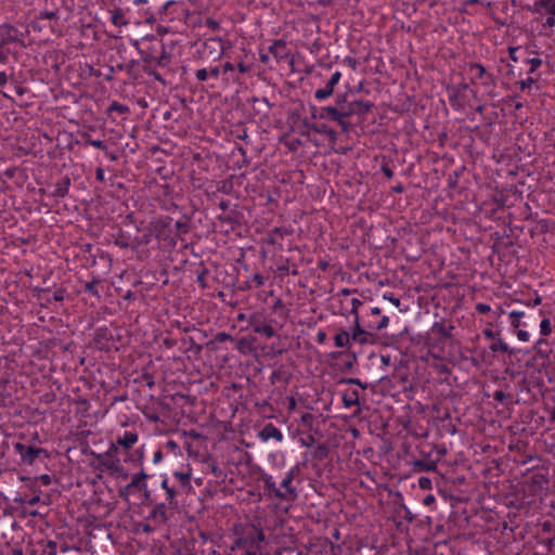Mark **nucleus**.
Here are the masks:
<instances>
[{
    "instance_id": "22",
    "label": "nucleus",
    "mask_w": 555,
    "mask_h": 555,
    "mask_svg": "<svg viewBox=\"0 0 555 555\" xmlns=\"http://www.w3.org/2000/svg\"><path fill=\"white\" fill-rule=\"evenodd\" d=\"M254 332L267 338H271L275 335V331L270 324H258L254 327Z\"/></svg>"
},
{
    "instance_id": "54",
    "label": "nucleus",
    "mask_w": 555,
    "mask_h": 555,
    "mask_svg": "<svg viewBox=\"0 0 555 555\" xmlns=\"http://www.w3.org/2000/svg\"><path fill=\"white\" fill-rule=\"evenodd\" d=\"M313 442H314V439H313V437H312V436H309V437H308V440H306V439H304V438H301V439H300V444H301L302 447H308V448H309V447H311V446H312V443H313Z\"/></svg>"
},
{
    "instance_id": "63",
    "label": "nucleus",
    "mask_w": 555,
    "mask_h": 555,
    "mask_svg": "<svg viewBox=\"0 0 555 555\" xmlns=\"http://www.w3.org/2000/svg\"><path fill=\"white\" fill-rule=\"evenodd\" d=\"M434 502H435V496H434L433 494H429V495H427V496L424 499V504H425V505H429V504H431V503H434Z\"/></svg>"
},
{
    "instance_id": "43",
    "label": "nucleus",
    "mask_w": 555,
    "mask_h": 555,
    "mask_svg": "<svg viewBox=\"0 0 555 555\" xmlns=\"http://www.w3.org/2000/svg\"><path fill=\"white\" fill-rule=\"evenodd\" d=\"M109 109H111V111H117V112H119V113H121V114H124V113L128 112V107H127V106H125V105H122V104H119V103H117V102H114V103L111 105Z\"/></svg>"
},
{
    "instance_id": "10",
    "label": "nucleus",
    "mask_w": 555,
    "mask_h": 555,
    "mask_svg": "<svg viewBox=\"0 0 555 555\" xmlns=\"http://www.w3.org/2000/svg\"><path fill=\"white\" fill-rule=\"evenodd\" d=\"M284 501H294L297 499V489L293 486V479L289 476H284L281 481V487Z\"/></svg>"
},
{
    "instance_id": "23",
    "label": "nucleus",
    "mask_w": 555,
    "mask_h": 555,
    "mask_svg": "<svg viewBox=\"0 0 555 555\" xmlns=\"http://www.w3.org/2000/svg\"><path fill=\"white\" fill-rule=\"evenodd\" d=\"M69 185H70V180L68 178L63 179L56 185L55 195L64 197L68 193Z\"/></svg>"
},
{
    "instance_id": "21",
    "label": "nucleus",
    "mask_w": 555,
    "mask_h": 555,
    "mask_svg": "<svg viewBox=\"0 0 555 555\" xmlns=\"http://www.w3.org/2000/svg\"><path fill=\"white\" fill-rule=\"evenodd\" d=\"M162 488L165 490L166 492V495H167V501L170 505H176V502H175V498H176V490L173 487H170L169 483H168V478L167 477H164L163 478V481H162Z\"/></svg>"
},
{
    "instance_id": "33",
    "label": "nucleus",
    "mask_w": 555,
    "mask_h": 555,
    "mask_svg": "<svg viewBox=\"0 0 555 555\" xmlns=\"http://www.w3.org/2000/svg\"><path fill=\"white\" fill-rule=\"evenodd\" d=\"M418 486L423 490H430L433 487L431 479L423 476L418 479Z\"/></svg>"
},
{
    "instance_id": "51",
    "label": "nucleus",
    "mask_w": 555,
    "mask_h": 555,
    "mask_svg": "<svg viewBox=\"0 0 555 555\" xmlns=\"http://www.w3.org/2000/svg\"><path fill=\"white\" fill-rule=\"evenodd\" d=\"M299 473V466L298 465H295L293 466L292 468H289V470L285 474L286 476H289L293 480L295 478V476Z\"/></svg>"
},
{
    "instance_id": "20",
    "label": "nucleus",
    "mask_w": 555,
    "mask_h": 555,
    "mask_svg": "<svg viewBox=\"0 0 555 555\" xmlns=\"http://www.w3.org/2000/svg\"><path fill=\"white\" fill-rule=\"evenodd\" d=\"M147 478H149L147 474H145L144 472H140L132 477L129 487H133L139 490L146 489L145 480Z\"/></svg>"
},
{
    "instance_id": "64",
    "label": "nucleus",
    "mask_w": 555,
    "mask_h": 555,
    "mask_svg": "<svg viewBox=\"0 0 555 555\" xmlns=\"http://www.w3.org/2000/svg\"><path fill=\"white\" fill-rule=\"evenodd\" d=\"M53 298L55 301H62L64 299L63 293L62 292L54 293Z\"/></svg>"
},
{
    "instance_id": "40",
    "label": "nucleus",
    "mask_w": 555,
    "mask_h": 555,
    "mask_svg": "<svg viewBox=\"0 0 555 555\" xmlns=\"http://www.w3.org/2000/svg\"><path fill=\"white\" fill-rule=\"evenodd\" d=\"M543 344H546V340H545V339H543V338H540V339L535 343L534 349H535L537 353L541 354L543 358H548V352H546V351H545V352H543V351L541 350V348H540Z\"/></svg>"
},
{
    "instance_id": "62",
    "label": "nucleus",
    "mask_w": 555,
    "mask_h": 555,
    "mask_svg": "<svg viewBox=\"0 0 555 555\" xmlns=\"http://www.w3.org/2000/svg\"><path fill=\"white\" fill-rule=\"evenodd\" d=\"M176 228L178 231H183V232L186 231V224L184 222H180V221L176 222Z\"/></svg>"
},
{
    "instance_id": "9",
    "label": "nucleus",
    "mask_w": 555,
    "mask_h": 555,
    "mask_svg": "<svg viewBox=\"0 0 555 555\" xmlns=\"http://www.w3.org/2000/svg\"><path fill=\"white\" fill-rule=\"evenodd\" d=\"M349 334L351 340L361 345L369 341V333L361 327L359 318L353 319V326L351 327V332Z\"/></svg>"
},
{
    "instance_id": "41",
    "label": "nucleus",
    "mask_w": 555,
    "mask_h": 555,
    "mask_svg": "<svg viewBox=\"0 0 555 555\" xmlns=\"http://www.w3.org/2000/svg\"><path fill=\"white\" fill-rule=\"evenodd\" d=\"M340 79H341V73L339 70H336L332 74V76L327 82H330L331 86L335 87L336 85H338Z\"/></svg>"
},
{
    "instance_id": "29",
    "label": "nucleus",
    "mask_w": 555,
    "mask_h": 555,
    "mask_svg": "<svg viewBox=\"0 0 555 555\" xmlns=\"http://www.w3.org/2000/svg\"><path fill=\"white\" fill-rule=\"evenodd\" d=\"M362 301L358 298H352L350 300V314H352L354 318H359V308L362 306Z\"/></svg>"
},
{
    "instance_id": "11",
    "label": "nucleus",
    "mask_w": 555,
    "mask_h": 555,
    "mask_svg": "<svg viewBox=\"0 0 555 555\" xmlns=\"http://www.w3.org/2000/svg\"><path fill=\"white\" fill-rule=\"evenodd\" d=\"M168 225L169 224L167 219L155 220L151 223V232L155 235L156 238L166 240L168 236Z\"/></svg>"
},
{
    "instance_id": "28",
    "label": "nucleus",
    "mask_w": 555,
    "mask_h": 555,
    "mask_svg": "<svg viewBox=\"0 0 555 555\" xmlns=\"http://www.w3.org/2000/svg\"><path fill=\"white\" fill-rule=\"evenodd\" d=\"M552 332L551 321L547 318H544L540 323V333L543 336L550 335Z\"/></svg>"
},
{
    "instance_id": "36",
    "label": "nucleus",
    "mask_w": 555,
    "mask_h": 555,
    "mask_svg": "<svg viewBox=\"0 0 555 555\" xmlns=\"http://www.w3.org/2000/svg\"><path fill=\"white\" fill-rule=\"evenodd\" d=\"M99 283V280H92L91 282L87 283L86 284V292L94 295V296H99V293L96 291V285Z\"/></svg>"
},
{
    "instance_id": "24",
    "label": "nucleus",
    "mask_w": 555,
    "mask_h": 555,
    "mask_svg": "<svg viewBox=\"0 0 555 555\" xmlns=\"http://www.w3.org/2000/svg\"><path fill=\"white\" fill-rule=\"evenodd\" d=\"M524 62L529 64V66H530L529 70H528L529 76L534 74L539 69V67H541V65L543 64V61L540 57L526 59Z\"/></svg>"
},
{
    "instance_id": "37",
    "label": "nucleus",
    "mask_w": 555,
    "mask_h": 555,
    "mask_svg": "<svg viewBox=\"0 0 555 555\" xmlns=\"http://www.w3.org/2000/svg\"><path fill=\"white\" fill-rule=\"evenodd\" d=\"M475 309L480 314H487V313H489L491 311L490 305L485 304V302L476 304Z\"/></svg>"
},
{
    "instance_id": "6",
    "label": "nucleus",
    "mask_w": 555,
    "mask_h": 555,
    "mask_svg": "<svg viewBox=\"0 0 555 555\" xmlns=\"http://www.w3.org/2000/svg\"><path fill=\"white\" fill-rule=\"evenodd\" d=\"M264 541V533L261 529H254L244 539V543L248 544V548L245 552V555H258L256 550L250 547H258L261 542Z\"/></svg>"
},
{
    "instance_id": "1",
    "label": "nucleus",
    "mask_w": 555,
    "mask_h": 555,
    "mask_svg": "<svg viewBox=\"0 0 555 555\" xmlns=\"http://www.w3.org/2000/svg\"><path fill=\"white\" fill-rule=\"evenodd\" d=\"M351 109H345L344 107L338 108L330 105L314 108L311 113V117L313 119H328L336 121L343 128V130H347L349 127L347 118L351 115Z\"/></svg>"
},
{
    "instance_id": "25",
    "label": "nucleus",
    "mask_w": 555,
    "mask_h": 555,
    "mask_svg": "<svg viewBox=\"0 0 555 555\" xmlns=\"http://www.w3.org/2000/svg\"><path fill=\"white\" fill-rule=\"evenodd\" d=\"M525 315L524 311L513 310L508 313V318L511 320V324L514 327H518L520 325V319Z\"/></svg>"
},
{
    "instance_id": "45",
    "label": "nucleus",
    "mask_w": 555,
    "mask_h": 555,
    "mask_svg": "<svg viewBox=\"0 0 555 555\" xmlns=\"http://www.w3.org/2000/svg\"><path fill=\"white\" fill-rule=\"evenodd\" d=\"M95 179L101 183L105 182V172L102 167L95 169Z\"/></svg>"
},
{
    "instance_id": "55",
    "label": "nucleus",
    "mask_w": 555,
    "mask_h": 555,
    "mask_svg": "<svg viewBox=\"0 0 555 555\" xmlns=\"http://www.w3.org/2000/svg\"><path fill=\"white\" fill-rule=\"evenodd\" d=\"M344 62H345L346 64H348V65H349L350 67H352V68H356V67H357V64H358L357 60H356V59H353V57H351V56H347V57H345Z\"/></svg>"
},
{
    "instance_id": "17",
    "label": "nucleus",
    "mask_w": 555,
    "mask_h": 555,
    "mask_svg": "<svg viewBox=\"0 0 555 555\" xmlns=\"http://www.w3.org/2000/svg\"><path fill=\"white\" fill-rule=\"evenodd\" d=\"M341 401L346 409L359 404V391L354 389L345 391L341 396Z\"/></svg>"
},
{
    "instance_id": "30",
    "label": "nucleus",
    "mask_w": 555,
    "mask_h": 555,
    "mask_svg": "<svg viewBox=\"0 0 555 555\" xmlns=\"http://www.w3.org/2000/svg\"><path fill=\"white\" fill-rule=\"evenodd\" d=\"M537 82V79L532 76L527 77L526 79H522L518 82L519 88L521 91H525L527 89H530L534 83Z\"/></svg>"
},
{
    "instance_id": "14",
    "label": "nucleus",
    "mask_w": 555,
    "mask_h": 555,
    "mask_svg": "<svg viewBox=\"0 0 555 555\" xmlns=\"http://www.w3.org/2000/svg\"><path fill=\"white\" fill-rule=\"evenodd\" d=\"M149 518L158 525L165 524L168 519L165 503L156 504L152 508Z\"/></svg>"
},
{
    "instance_id": "50",
    "label": "nucleus",
    "mask_w": 555,
    "mask_h": 555,
    "mask_svg": "<svg viewBox=\"0 0 555 555\" xmlns=\"http://www.w3.org/2000/svg\"><path fill=\"white\" fill-rule=\"evenodd\" d=\"M237 69L240 70V73H242V74H246V73L250 72L251 66H250V65H247V64H245V63H243V62H240V63L237 64Z\"/></svg>"
},
{
    "instance_id": "5",
    "label": "nucleus",
    "mask_w": 555,
    "mask_h": 555,
    "mask_svg": "<svg viewBox=\"0 0 555 555\" xmlns=\"http://www.w3.org/2000/svg\"><path fill=\"white\" fill-rule=\"evenodd\" d=\"M258 438L262 442H267L270 439H274L278 442H282L284 439L283 433L272 423H268L263 426V428L258 433Z\"/></svg>"
},
{
    "instance_id": "26",
    "label": "nucleus",
    "mask_w": 555,
    "mask_h": 555,
    "mask_svg": "<svg viewBox=\"0 0 555 555\" xmlns=\"http://www.w3.org/2000/svg\"><path fill=\"white\" fill-rule=\"evenodd\" d=\"M490 349L493 351V352H498V351H503V352H509L512 353L508 345L506 343H504L502 339H499L498 341L493 343L491 346H490Z\"/></svg>"
},
{
    "instance_id": "8",
    "label": "nucleus",
    "mask_w": 555,
    "mask_h": 555,
    "mask_svg": "<svg viewBox=\"0 0 555 555\" xmlns=\"http://www.w3.org/2000/svg\"><path fill=\"white\" fill-rule=\"evenodd\" d=\"M469 72L474 75L475 79L482 81L485 86H493L494 80L491 74L486 72V68L479 63H470L468 65Z\"/></svg>"
},
{
    "instance_id": "13",
    "label": "nucleus",
    "mask_w": 555,
    "mask_h": 555,
    "mask_svg": "<svg viewBox=\"0 0 555 555\" xmlns=\"http://www.w3.org/2000/svg\"><path fill=\"white\" fill-rule=\"evenodd\" d=\"M138 439L139 436L137 431L126 430L121 436L117 438L116 444L125 449H130L138 442Z\"/></svg>"
},
{
    "instance_id": "32",
    "label": "nucleus",
    "mask_w": 555,
    "mask_h": 555,
    "mask_svg": "<svg viewBox=\"0 0 555 555\" xmlns=\"http://www.w3.org/2000/svg\"><path fill=\"white\" fill-rule=\"evenodd\" d=\"M40 18H44V20H57L59 18V12L57 10H52V11H41L40 12Z\"/></svg>"
},
{
    "instance_id": "60",
    "label": "nucleus",
    "mask_w": 555,
    "mask_h": 555,
    "mask_svg": "<svg viewBox=\"0 0 555 555\" xmlns=\"http://www.w3.org/2000/svg\"><path fill=\"white\" fill-rule=\"evenodd\" d=\"M8 82V76L4 72H0V87H3Z\"/></svg>"
},
{
    "instance_id": "49",
    "label": "nucleus",
    "mask_w": 555,
    "mask_h": 555,
    "mask_svg": "<svg viewBox=\"0 0 555 555\" xmlns=\"http://www.w3.org/2000/svg\"><path fill=\"white\" fill-rule=\"evenodd\" d=\"M541 304H542V297L537 295L533 299H531L527 302V306L537 307V306H540Z\"/></svg>"
},
{
    "instance_id": "18",
    "label": "nucleus",
    "mask_w": 555,
    "mask_h": 555,
    "mask_svg": "<svg viewBox=\"0 0 555 555\" xmlns=\"http://www.w3.org/2000/svg\"><path fill=\"white\" fill-rule=\"evenodd\" d=\"M350 340V334L347 331H340L334 336V344L338 348H349Z\"/></svg>"
},
{
    "instance_id": "34",
    "label": "nucleus",
    "mask_w": 555,
    "mask_h": 555,
    "mask_svg": "<svg viewBox=\"0 0 555 555\" xmlns=\"http://www.w3.org/2000/svg\"><path fill=\"white\" fill-rule=\"evenodd\" d=\"M195 77L198 81H206L210 76L207 68H201L196 70Z\"/></svg>"
},
{
    "instance_id": "2",
    "label": "nucleus",
    "mask_w": 555,
    "mask_h": 555,
    "mask_svg": "<svg viewBox=\"0 0 555 555\" xmlns=\"http://www.w3.org/2000/svg\"><path fill=\"white\" fill-rule=\"evenodd\" d=\"M476 96V91L466 82L448 88L450 105L455 111H462L469 105L468 95Z\"/></svg>"
},
{
    "instance_id": "12",
    "label": "nucleus",
    "mask_w": 555,
    "mask_h": 555,
    "mask_svg": "<svg viewBox=\"0 0 555 555\" xmlns=\"http://www.w3.org/2000/svg\"><path fill=\"white\" fill-rule=\"evenodd\" d=\"M269 52L279 61H283L288 56L286 43L283 40H274L269 47Z\"/></svg>"
},
{
    "instance_id": "58",
    "label": "nucleus",
    "mask_w": 555,
    "mask_h": 555,
    "mask_svg": "<svg viewBox=\"0 0 555 555\" xmlns=\"http://www.w3.org/2000/svg\"><path fill=\"white\" fill-rule=\"evenodd\" d=\"M325 339H326V334L322 331L318 332V334H317L318 343L322 344L325 341Z\"/></svg>"
},
{
    "instance_id": "7",
    "label": "nucleus",
    "mask_w": 555,
    "mask_h": 555,
    "mask_svg": "<svg viewBox=\"0 0 555 555\" xmlns=\"http://www.w3.org/2000/svg\"><path fill=\"white\" fill-rule=\"evenodd\" d=\"M261 481L263 483V490L269 496L283 500L284 495L282 493V489L276 486L273 476L263 474L261 476Z\"/></svg>"
},
{
    "instance_id": "3",
    "label": "nucleus",
    "mask_w": 555,
    "mask_h": 555,
    "mask_svg": "<svg viewBox=\"0 0 555 555\" xmlns=\"http://www.w3.org/2000/svg\"><path fill=\"white\" fill-rule=\"evenodd\" d=\"M531 11L542 18L544 28L555 27V0H537Z\"/></svg>"
},
{
    "instance_id": "16",
    "label": "nucleus",
    "mask_w": 555,
    "mask_h": 555,
    "mask_svg": "<svg viewBox=\"0 0 555 555\" xmlns=\"http://www.w3.org/2000/svg\"><path fill=\"white\" fill-rule=\"evenodd\" d=\"M109 13V20L112 24L116 27H122L127 26L129 24V21L126 17V14L122 9L120 8H114L108 11Z\"/></svg>"
},
{
    "instance_id": "53",
    "label": "nucleus",
    "mask_w": 555,
    "mask_h": 555,
    "mask_svg": "<svg viewBox=\"0 0 555 555\" xmlns=\"http://www.w3.org/2000/svg\"><path fill=\"white\" fill-rule=\"evenodd\" d=\"M382 171L388 179H391L393 177V170L388 166H383Z\"/></svg>"
},
{
    "instance_id": "19",
    "label": "nucleus",
    "mask_w": 555,
    "mask_h": 555,
    "mask_svg": "<svg viewBox=\"0 0 555 555\" xmlns=\"http://www.w3.org/2000/svg\"><path fill=\"white\" fill-rule=\"evenodd\" d=\"M334 88L335 87L331 86L330 82H326V85L323 88L317 89L314 91V99L319 102L328 99L333 94Z\"/></svg>"
},
{
    "instance_id": "39",
    "label": "nucleus",
    "mask_w": 555,
    "mask_h": 555,
    "mask_svg": "<svg viewBox=\"0 0 555 555\" xmlns=\"http://www.w3.org/2000/svg\"><path fill=\"white\" fill-rule=\"evenodd\" d=\"M383 298L391 302L395 307L400 306V299L396 297L392 293H385Z\"/></svg>"
},
{
    "instance_id": "56",
    "label": "nucleus",
    "mask_w": 555,
    "mask_h": 555,
    "mask_svg": "<svg viewBox=\"0 0 555 555\" xmlns=\"http://www.w3.org/2000/svg\"><path fill=\"white\" fill-rule=\"evenodd\" d=\"M26 502L28 505H36L40 502V496L34 495V496L29 498Z\"/></svg>"
},
{
    "instance_id": "4",
    "label": "nucleus",
    "mask_w": 555,
    "mask_h": 555,
    "mask_svg": "<svg viewBox=\"0 0 555 555\" xmlns=\"http://www.w3.org/2000/svg\"><path fill=\"white\" fill-rule=\"evenodd\" d=\"M14 450L20 454L22 463L27 465H33L39 454L47 453V451L42 448H35L31 446L26 447L21 442L14 444Z\"/></svg>"
},
{
    "instance_id": "59",
    "label": "nucleus",
    "mask_w": 555,
    "mask_h": 555,
    "mask_svg": "<svg viewBox=\"0 0 555 555\" xmlns=\"http://www.w3.org/2000/svg\"><path fill=\"white\" fill-rule=\"evenodd\" d=\"M404 191V186L402 183H398L397 185L392 186V192L395 193H402Z\"/></svg>"
},
{
    "instance_id": "48",
    "label": "nucleus",
    "mask_w": 555,
    "mask_h": 555,
    "mask_svg": "<svg viewBox=\"0 0 555 555\" xmlns=\"http://www.w3.org/2000/svg\"><path fill=\"white\" fill-rule=\"evenodd\" d=\"M209 72V76L214 79H218L219 78V75H220V67L218 66H211L209 67L208 69Z\"/></svg>"
},
{
    "instance_id": "44",
    "label": "nucleus",
    "mask_w": 555,
    "mask_h": 555,
    "mask_svg": "<svg viewBox=\"0 0 555 555\" xmlns=\"http://www.w3.org/2000/svg\"><path fill=\"white\" fill-rule=\"evenodd\" d=\"M389 325V318L387 315H384L378 324L375 326L376 330L380 331L386 328Z\"/></svg>"
},
{
    "instance_id": "27",
    "label": "nucleus",
    "mask_w": 555,
    "mask_h": 555,
    "mask_svg": "<svg viewBox=\"0 0 555 555\" xmlns=\"http://www.w3.org/2000/svg\"><path fill=\"white\" fill-rule=\"evenodd\" d=\"M173 476L179 479L182 486H189L191 474L189 472H175Z\"/></svg>"
},
{
    "instance_id": "47",
    "label": "nucleus",
    "mask_w": 555,
    "mask_h": 555,
    "mask_svg": "<svg viewBox=\"0 0 555 555\" xmlns=\"http://www.w3.org/2000/svg\"><path fill=\"white\" fill-rule=\"evenodd\" d=\"M493 399L498 402H504V400L506 399V395L505 392H503L502 390H496L494 391L493 393Z\"/></svg>"
},
{
    "instance_id": "42",
    "label": "nucleus",
    "mask_w": 555,
    "mask_h": 555,
    "mask_svg": "<svg viewBox=\"0 0 555 555\" xmlns=\"http://www.w3.org/2000/svg\"><path fill=\"white\" fill-rule=\"evenodd\" d=\"M518 51H519V48H518V47H511V48L508 49L509 59H511L513 62H515V63H517V62L519 61V57H518V55H517Z\"/></svg>"
},
{
    "instance_id": "38",
    "label": "nucleus",
    "mask_w": 555,
    "mask_h": 555,
    "mask_svg": "<svg viewBox=\"0 0 555 555\" xmlns=\"http://www.w3.org/2000/svg\"><path fill=\"white\" fill-rule=\"evenodd\" d=\"M215 340L218 343H225L228 340H233V337L225 332H219L216 334Z\"/></svg>"
},
{
    "instance_id": "57",
    "label": "nucleus",
    "mask_w": 555,
    "mask_h": 555,
    "mask_svg": "<svg viewBox=\"0 0 555 555\" xmlns=\"http://www.w3.org/2000/svg\"><path fill=\"white\" fill-rule=\"evenodd\" d=\"M234 69V65L230 62H227L222 65L223 73L232 72Z\"/></svg>"
},
{
    "instance_id": "52",
    "label": "nucleus",
    "mask_w": 555,
    "mask_h": 555,
    "mask_svg": "<svg viewBox=\"0 0 555 555\" xmlns=\"http://www.w3.org/2000/svg\"><path fill=\"white\" fill-rule=\"evenodd\" d=\"M163 460V453L160 450H156L153 454V463L158 464Z\"/></svg>"
},
{
    "instance_id": "35",
    "label": "nucleus",
    "mask_w": 555,
    "mask_h": 555,
    "mask_svg": "<svg viewBox=\"0 0 555 555\" xmlns=\"http://www.w3.org/2000/svg\"><path fill=\"white\" fill-rule=\"evenodd\" d=\"M87 143L95 149H99V150H106V147H107L102 140H94V139H91L90 137H88V139H87Z\"/></svg>"
},
{
    "instance_id": "15",
    "label": "nucleus",
    "mask_w": 555,
    "mask_h": 555,
    "mask_svg": "<svg viewBox=\"0 0 555 555\" xmlns=\"http://www.w3.org/2000/svg\"><path fill=\"white\" fill-rule=\"evenodd\" d=\"M414 473L422 472H435L437 469V463L433 460H414L411 463Z\"/></svg>"
},
{
    "instance_id": "61",
    "label": "nucleus",
    "mask_w": 555,
    "mask_h": 555,
    "mask_svg": "<svg viewBox=\"0 0 555 555\" xmlns=\"http://www.w3.org/2000/svg\"><path fill=\"white\" fill-rule=\"evenodd\" d=\"M254 280L257 282L258 286H261L263 284V282H264L263 276L260 275V274H255Z\"/></svg>"
},
{
    "instance_id": "46",
    "label": "nucleus",
    "mask_w": 555,
    "mask_h": 555,
    "mask_svg": "<svg viewBox=\"0 0 555 555\" xmlns=\"http://www.w3.org/2000/svg\"><path fill=\"white\" fill-rule=\"evenodd\" d=\"M517 338L521 341H528L530 339V334L525 330H519L517 332Z\"/></svg>"
},
{
    "instance_id": "31",
    "label": "nucleus",
    "mask_w": 555,
    "mask_h": 555,
    "mask_svg": "<svg viewBox=\"0 0 555 555\" xmlns=\"http://www.w3.org/2000/svg\"><path fill=\"white\" fill-rule=\"evenodd\" d=\"M105 466L108 469L116 472V473H118L121 468L120 461L117 457H111V460L105 463Z\"/></svg>"
}]
</instances>
